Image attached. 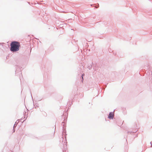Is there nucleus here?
<instances>
[{"label":"nucleus","instance_id":"3","mask_svg":"<svg viewBox=\"0 0 152 152\" xmlns=\"http://www.w3.org/2000/svg\"><path fill=\"white\" fill-rule=\"evenodd\" d=\"M84 74H83L82 75V79L83 80V76H84Z\"/></svg>","mask_w":152,"mask_h":152},{"label":"nucleus","instance_id":"1","mask_svg":"<svg viewBox=\"0 0 152 152\" xmlns=\"http://www.w3.org/2000/svg\"><path fill=\"white\" fill-rule=\"evenodd\" d=\"M10 46V50L12 52H16L19 50L20 45L19 42L14 41L11 43Z\"/></svg>","mask_w":152,"mask_h":152},{"label":"nucleus","instance_id":"2","mask_svg":"<svg viewBox=\"0 0 152 152\" xmlns=\"http://www.w3.org/2000/svg\"><path fill=\"white\" fill-rule=\"evenodd\" d=\"M114 116V114L113 113L111 112L110 113L108 118L110 119H113Z\"/></svg>","mask_w":152,"mask_h":152}]
</instances>
